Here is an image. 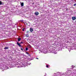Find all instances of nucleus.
Masks as SVG:
<instances>
[{
    "label": "nucleus",
    "mask_w": 76,
    "mask_h": 76,
    "mask_svg": "<svg viewBox=\"0 0 76 76\" xmlns=\"http://www.w3.org/2000/svg\"><path fill=\"white\" fill-rule=\"evenodd\" d=\"M54 76H56V73H54Z\"/></svg>",
    "instance_id": "nucleus-16"
},
{
    "label": "nucleus",
    "mask_w": 76,
    "mask_h": 76,
    "mask_svg": "<svg viewBox=\"0 0 76 76\" xmlns=\"http://www.w3.org/2000/svg\"><path fill=\"white\" fill-rule=\"evenodd\" d=\"M30 31L31 32H32L33 31V29L32 28H30Z\"/></svg>",
    "instance_id": "nucleus-1"
},
{
    "label": "nucleus",
    "mask_w": 76,
    "mask_h": 76,
    "mask_svg": "<svg viewBox=\"0 0 76 76\" xmlns=\"http://www.w3.org/2000/svg\"><path fill=\"white\" fill-rule=\"evenodd\" d=\"M76 5V4H74V6H75Z\"/></svg>",
    "instance_id": "nucleus-18"
},
{
    "label": "nucleus",
    "mask_w": 76,
    "mask_h": 76,
    "mask_svg": "<svg viewBox=\"0 0 76 76\" xmlns=\"http://www.w3.org/2000/svg\"><path fill=\"white\" fill-rule=\"evenodd\" d=\"M26 53L27 54H29V53L27 52H26Z\"/></svg>",
    "instance_id": "nucleus-17"
},
{
    "label": "nucleus",
    "mask_w": 76,
    "mask_h": 76,
    "mask_svg": "<svg viewBox=\"0 0 76 76\" xmlns=\"http://www.w3.org/2000/svg\"><path fill=\"white\" fill-rule=\"evenodd\" d=\"M20 21L21 22H23V20H20Z\"/></svg>",
    "instance_id": "nucleus-11"
},
{
    "label": "nucleus",
    "mask_w": 76,
    "mask_h": 76,
    "mask_svg": "<svg viewBox=\"0 0 76 76\" xmlns=\"http://www.w3.org/2000/svg\"><path fill=\"white\" fill-rule=\"evenodd\" d=\"M73 20H75V19H73Z\"/></svg>",
    "instance_id": "nucleus-24"
},
{
    "label": "nucleus",
    "mask_w": 76,
    "mask_h": 76,
    "mask_svg": "<svg viewBox=\"0 0 76 76\" xmlns=\"http://www.w3.org/2000/svg\"><path fill=\"white\" fill-rule=\"evenodd\" d=\"M72 67H75V66L72 65Z\"/></svg>",
    "instance_id": "nucleus-19"
},
{
    "label": "nucleus",
    "mask_w": 76,
    "mask_h": 76,
    "mask_svg": "<svg viewBox=\"0 0 76 76\" xmlns=\"http://www.w3.org/2000/svg\"><path fill=\"white\" fill-rule=\"evenodd\" d=\"M21 40V38H20L19 39H18V41H20Z\"/></svg>",
    "instance_id": "nucleus-7"
},
{
    "label": "nucleus",
    "mask_w": 76,
    "mask_h": 76,
    "mask_svg": "<svg viewBox=\"0 0 76 76\" xmlns=\"http://www.w3.org/2000/svg\"><path fill=\"white\" fill-rule=\"evenodd\" d=\"M21 44H23V42H21Z\"/></svg>",
    "instance_id": "nucleus-22"
},
{
    "label": "nucleus",
    "mask_w": 76,
    "mask_h": 76,
    "mask_svg": "<svg viewBox=\"0 0 76 76\" xmlns=\"http://www.w3.org/2000/svg\"><path fill=\"white\" fill-rule=\"evenodd\" d=\"M28 48H26V51H28Z\"/></svg>",
    "instance_id": "nucleus-9"
},
{
    "label": "nucleus",
    "mask_w": 76,
    "mask_h": 76,
    "mask_svg": "<svg viewBox=\"0 0 76 76\" xmlns=\"http://www.w3.org/2000/svg\"><path fill=\"white\" fill-rule=\"evenodd\" d=\"M72 19H76V17H73L72 18Z\"/></svg>",
    "instance_id": "nucleus-5"
},
{
    "label": "nucleus",
    "mask_w": 76,
    "mask_h": 76,
    "mask_svg": "<svg viewBox=\"0 0 76 76\" xmlns=\"http://www.w3.org/2000/svg\"><path fill=\"white\" fill-rule=\"evenodd\" d=\"M29 46L30 48H31V45H29Z\"/></svg>",
    "instance_id": "nucleus-21"
},
{
    "label": "nucleus",
    "mask_w": 76,
    "mask_h": 76,
    "mask_svg": "<svg viewBox=\"0 0 76 76\" xmlns=\"http://www.w3.org/2000/svg\"><path fill=\"white\" fill-rule=\"evenodd\" d=\"M17 45H18V46H19L20 47H21V45H20V43H18V42H17Z\"/></svg>",
    "instance_id": "nucleus-2"
},
{
    "label": "nucleus",
    "mask_w": 76,
    "mask_h": 76,
    "mask_svg": "<svg viewBox=\"0 0 76 76\" xmlns=\"http://www.w3.org/2000/svg\"><path fill=\"white\" fill-rule=\"evenodd\" d=\"M1 4H2V2L1 1H0V5H1Z\"/></svg>",
    "instance_id": "nucleus-10"
},
{
    "label": "nucleus",
    "mask_w": 76,
    "mask_h": 76,
    "mask_svg": "<svg viewBox=\"0 0 76 76\" xmlns=\"http://www.w3.org/2000/svg\"><path fill=\"white\" fill-rule=\"evenodd\" d=\"M24 29H25V28H23V29H22L23 31H24Z\"/></svg>",
    "instance_id": "nucleus-15"
},
{
    "label": "nucleus",
    "mask_w": 76,
    "mask_h": 76,
    "mask_svg": "<svg viewBox=\"0 0 76 76\" xmlns=\"http://www.w3.org/2000/svg\"><path fill=\"white\" fill-rule=\"evenodd\" d=\"M26 37H29V34H27L26 35Z\"/></svg>",
    "instance_id": "nucleus-8"
},
{
    "label": "nucleus",
    "mask_w": 76,
    "mask_h": 76,
    "mask_svg": "<svg viewBox=\"0 0 76 76\" xmlns=\"http://www.w3.org/2000/svg\"><path fill=\"white\" fill-rule=\"evenodd\" d=\"M4 49H5V50H7V49H9V48L7 47H5L4 48Z\"/></svg>",
    "instance_id": "nucleus-6"
},
{
    "label": "nucleus",
    "mask_w": 76,
    "mask_h": 76,
    "mask_svg": "<svg viewBox=\"0 0 76 76\" xmlns=\"http://www.w3.org/2000/svg\"><path fill=\"white\" fill-rule=\"evenodd\" d=\"M21 50H22V51H23V49H22V48H21Z\"/></svg>",
    "instance_id": "nucleus-20"
},
{
    "label": "nucleus",
    "mask_w": 76,
    "mask_h": 76,
    "mask_svg": "<svg viewBox=\"0 0 76 76\" xmlns=\"http://www.w3.org/2000/svg\"><path fill=\"white\" fill-rule=\"evenodd\" d=\"M36 59H39V58H36Z\"/></svg>",
    "instance_id": "nucleus-23"
},
{
    "label": "nucleus",
    "mask_w": 76,
    "mask_h": 76,
    "mask_svg": "<svg viewBox=\"0 0 76 76\" xmlns=\"http://www.w3.org/2000/svg\"><path fill=\"white\" fill-rule=\"evenodd\" d=\"M35 15H39V13L38 12H36L35 13Z\"/></svg>",
    "instance_id": "nucleus-4"
},
{
    "label": "nucleus",
    "mask_w": 76,
    "mask_h": 76,
    "mask_svg": "<svg viewBox=\"0 0 76 76\" xmlns=\"http://www.w3.org/2000/svg\"><path fill=\"white\" fill-rule=\"evenodd\" d=\"M66 11H67L69 10V9L68 8H66Z\"/></svg>",
    "instance_id": "nucleus-14"
},
{
    "label": "nucleus",
    "mask_w": 76,
    "mask_h": 76,
    "mask_svg": "<svg viewBox=\"0 0 76 76\" xmlns=\"http://www.w3.org/2000/svg\"><path fill=\"white\" fill-rule=\"evenodd\" d=\"M21 7H23V6L24 5V3L23 2H22V3H21Z\"/></svg>",
    "instance_id": "nucleus-3"
},
{
    "label": "nucleus",
    "mask_w": 76,
    "mask_h": 76,
    "mask_svg": "<svg viewBox=\"0 0 76 76\" xmlns=\"http://www.w3.org/2000/svg\"><path fill=\"white\" fill-rule=\"evenodd\" d=\"M26 32H27V34H28V33H29V31H27Z\"/></svg>",
    "instance_id": "nucleus-13"
},
{
    "label": "nucleus",
    "mask_w": 76,
    "mask_h": 76,
    "mask_svg": "<svg viewBox=\"0 0 76 76\" xmlns=\"http://www.w3.org/2000/svg\"><path fill=\"white\" fill-rule=\"evenodd\" d=\"M48 67H49V66H48V65H46V67L47 68H48Z\"/></svg>",
    "instance_id": "nucleus-12"
},
{
    "label": "nucleus",
    "mask_w": 76,
    "mask_h": 76,
    "mask_svg": "<svg viewBox=\"0 0 76 76\" xmlns=\"http://www.w3.org/2000/svg\"><path fill=\"white\" fill-rule=\"evenodd\" d=\"M72 0V1H73V0Z\"/></svg>",
    "instance_id": "nucleus-25"
}]
</instances>
